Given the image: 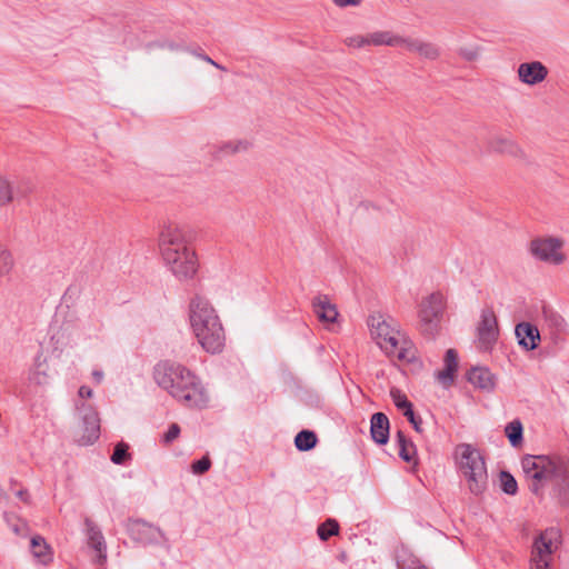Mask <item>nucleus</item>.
<instances>
[{"instance_id": "nucleus-24", "label": "nucleus", "mask_w": 569, "mask_h": 569, "mask_svg": "<svg viewBox=\"0 0 569 569\" xmlns=\"http://www.w3.org/2000/svg\"><path fill=\"white\" fill-rule=\"evenodd\" d=\"M505 433L512 447L517 448L521 446L523 440V427L519 419H515L507 423L505 427Z\"/></svg>"}, {"instance_id": "nucleus-47", "label": "nucleus", "mask_w": 569, "mask_h": 569, "mask_svg": "<svg viewBox=\"0 0 569 569\" xmlns=\"http://www.w3.org/2000/svg\"><path fill=\"white\" fill-rule=\"evenodd\" d=\"M421 419L420 418H415L410 423L412 425V427L415 428V430L417 432H422V429H421Z\"/></svg>"}, {"instance_id": "nucleus-1", "label": "nucleus", "mask_w": 569, "mask_h": 569, "mask_svg": "<svg viewBox=\"0 0 569 569\" xmlns=\"http://www.w3.org/2000/svg\"><path fill=\"white\" fill-rule=\"evenodd\" d=\"M156 383L182 406L203 408L209 402L208 393L199 378L180 363L162 361L153 368Z\"/></svg>"}, {"instance_id": "nucleus-52", "label": "nucleus", "mask_w": 569, "mask_h": 569, "mask_svg": "<svg viewBox=\"0 0 569 569\" xmlns=\"http://www.w3.org/2000/svg\"><path fill=\"white\" fill-rule=\"evenodd\" d=\"M30 546H31V549L34 550L36 549V536H32L30 538ZM33 555L36 556V551H32Z\"/></svg>"}, {"instance_id": "nucleus-22", "label": "nucleus", "mask_w": 569, "mask_h": 569, "mask_svg": "<svg viewBox=\"0 0 569 569\" xmlns=\"http://www.w3.org/2000/svg\"><path fill=\"white\" fill-rule=\"evenodd\" d=\"M552 553L545 548L532 545L530 569H549Z\"/></svg>"}, {"instance_id": "nucleus-49", "label": "nucleus", "mask_w": 569, "mask_h": 569, "mask_svg": "<svg viewBox=\"0 0 569 569\" xmlns=\"http://www.w3.org/2000/svg\"><path fill=\"white\" fill-rule=\"evenodd\" d=\"M397 438H398V445H399V448L402 447V445H409L411 443L410 441H408L406 439V437L403 436V433L401 431L398 432L397 435Z\"/></svg>"}, {"instance_id": "nucleus-20", "label": "nucleus", "mask_w": 569, "mask_h": 569, "mask_svg": "<svg viewBox=\"0 0 569 569\" xmlns=\"http://www.w3.org/2000/svg\"><path fill=\"white\" fill-rule=\"evenodd\" d=\"M399 38H347L346 44L351 49H362L371 46H395Z\"/></svg>"}, {"instance_id": "nucleus-19", "label": "nucleus", "mask_w": 569, "mask_h": 569, "mask_svg": "<svg viewBox=\"0 0 569 569\" xmlns=\"http://www.w3.org/2000/svg\"><path fill=\"white\" fill-rule=\"evenodd\" d=\"M371 437L379 443L385 445L389 439V419L382 412H377L371 417Z\"/></svg>"}, {"instance_id": "nucleus-5", "label": "nucleus", "mask_w": 569, "mask_h": 569, "mask_svg": "<svg viewBox=\"0 0 569 569\" xmlns=\"http://www.w3.org/2000/svg\"><path fill=\"white\" fill-rule=\"evenodd\" d=\"M453 456L458 472L470 493L482 495L488 488V471L480 451L470 443H460L456 446Z\"/></svg>"}, {"instance_id": "nucleus-11", "label": "nucleus", "mask_w": 569, "mask_h": 569, "mask_svg": "<svg viewBox=\"0 0 569 569\" xmlns=\"http://www.w3.org/2000/svg\"><path fill=\"white\" fill-rule=\"evenodd\" d=\"M128 531L133 540L143 545L159 543L166 540L160 528L139 519L129 522Z\"/></svg>"}, {"instance_id": "nucleus-4", "label": "nucleus", "mask_w": 569, "mask_h": 569, "mask_svg": "<svg viewBox=\"0 0 569 569\" xmlns=\"http://www.w3.org/2000/svg\"><path fill=\"white\" fill-rule=\"evenodd\" d=\"M189 323L202 349L209 353L222 351L226 341L224 329L217 310L207 298L196 296L190 300Z\"/></svg>"}, {"instance_id": "nucleus-14", "label": "nucleus", "mask_w": 569, "mask_h": 569, "mask_svg": "<svg viewBox=\"0 0 569 569\" xmlns=\"http://www.w3.org/2000/svg\"><path fill=\"white\" fill-rule=\"evenodd\" d=\"M547 74V68L539 61L523 62L518 67L520 81L529 86L542 82Z\"/></svg>"}, {"instance_id": "nucleus-32", "label": "nucleus", "mask_w": 569, "mask_h": 569, "mask_svg": "<svg viewBox=\"0 0 569 569\" xmlns=\"http://www.w3.org/2000/svg\"><path fill=\"white\" fill-rule=\"evenodd\" d=\"M13 266V259L9 250L0 243V276L7 274Z\"/></svg>"}, {"instance_id": "nucleus-51", "label": "nucleus", "mask_w": 569, "mask_h": 569, "mask_svg": "<svg viewBox=\"0 0 569 569\" xmlns=\"http://www.w3.org/2000/svg\"><path fill=\"white\" fill-rule=\"evenodd\" d=\"M403 569H428V568L423 565H411V566L405 567Z\"/></svg>"}, {"instance_id": "nucleus-16", "label": "nucleus", "mask_w": 569, "mask_h": 569, "mask_svg": "<svg viewBox=\"0 0 569 569\" xmlns=\"http://www.w3.org/2000/svg\"><path fill=\"white\" fill-rule=\"evenodd\" d=\"M518 343L526 350H535L540 341L538 328L530 322H520L515 329Z\"/></svg>"}, {"instance_id": "nucleus-6", "label": "nucleus", "mask_w": 569, "mask_h": 569, "mask_svg": "<svg viewBox=\"0 0 569 569\" xmlns=\"http://www.w3.org/2000/svg\"><path fill=\"white\" fill-rule=\"evenodd\" d=\"M521 467L530 490L536 495L561 472L560 462L549 456L527 455L521 459Z\"/></svg>"}, {"instance_id": "nucleus-29", "label": "nucleus", "mask_w": 569, "mask_h": 569, "mask_svg": "<svg viewBox=\"0 0 569 569\" xmlns=\"http://www.w3.org/2000/svg\"><path fill=\"white\" fill-rule=\"evenodd\" d=\"M53 559L51 547L38 536V563L48 565Z\"/></svg>"}, {"instance_id": "nucleus-15", "label": "nucleus", "mask_w": 569, "mask_h": 569, "mask_svg": "<svg viewBox=\"0 0 569 569\" xmlns=\"http://www.w3.org/2000/svg\"><path fill=\"white\" fill-rule=\"evenodd\" d=\"M489 148L497 153L507 154L520 160H526V152L523 151V149L509 137H493L489 142Z\"/></svg>"}, {"instance_id": "nucleus-2", "label": "nucleus", "mask_w": 569, "mask_h": 569, "mask_svg": "<svg viewBox=\"0 0 569 569\" xmlns=\"http://www.w3.org/2000/svg\"><path fill=\"white\" fill-rule=\"evenodd\" d=\"M166 267L179 281L191 280L198 271V258L189 243L188 230L180 224H166L158 239Z\"/></svg>"}, {"instance_id": "nucleus-21", "label": "nucleus", "mask_w": 569, "mask_h": 569, "mask_svg": "<svg viewBox=\"0 0 569 569\" xmlns=\"http://www.w3.org/2000/svg\"><path fill=\"white\" fill-rule=\"evenodd\" d=\"M533 543L553 553L559 547L560 533L555 528L546 529L535 539Z\"/></svg>"}, {"instance_id": "nucleus-3", "label": "nucleus", "mask_w": 569, "mask_h": 569, "mask_svg": "<svg viewBox=\"0 0 569 569\" xmlns=\"http://www.w3.org/2000/svg\"><path fill=\"white\" fill-rule=\"evenodd\" d=\"M367 325L372 340L387 357L401 362H412L417 359L415 343L393 318L372 313L368 317Z\"/></svg>"}, {"instance_id": "nucleus-48", "label": "nucleus", "mask_w": 569, "mask_h": 569, "mask_svg": "<svg viewBox=\"0 0 569 569\" xmlns=\"http://www.w3.org/2000/svg\"><path fill=\"white\" fill-rule=\"evenodd\" d=\"M397 438H398V445H399V448L402 447V445H409L411 443L410 441H408L406 439V437L403 436V433L401 431L398 432L397 435Z\"/></svg>"}, {"instance_id": "nucleus-10", "label": "nucleus", "mask_w": 569, "mask_h": 569, "mask_svg": "<svg viewBox=\"0 0 569 569\" xmlns=\"http://www.w3.org/2000/svg\"><path fill=\"white\" fill-rule=\"evenodd\" d=\"M499 326L496 312L491 306H486L480 311L477 325V343L482 350H490L497 342Z\"/></svg>"}, {"instance_id": "nucleus-40", "label": "nucleus", "mask_w": 569, "mask_h": 569, "mask_svg": "<svg viewBox=\"0 0 569 569\" xmlns=\"http://www.w3.org/2000/svg\"><path fill=\"white\" fill-rule=\"evenodd\" d=\"M415 455V446L413 443L402 445L399 448V456L407 462L412 461Z\"/></svg>"}, {"instance_id": "nucleus-26", "label": "nucleus", "mask_w": 569, "mask_h": 569, "mask_svg": "<svg viewBox=\"0 0 569 569\" xmlns=\"http://www.w3.org/2000/svg\"><path fill=\"white\" fill-rule=\"evenodd\" d=\"M295 445L300 451H308L317 445V436L313 431L301 430L295 438Z\"/></svg>"}, {"instance_id": "nucleus-30", "label": "nucleus", "mask_w": 569, "mask_h": 569, "mask_svg": "<svg viewBox=\"0 0 569 569\" xmlns=\"http://www.w3.org/2000/svg\"><path fill=\"white\" fill-rule=\"evenodd\" d=\"M501 488L502 491L507 495H515L517 492L518 486L516 479L506 471L500 473Z\"/></svg>"}, {"instance_id": "nucleus-35", "label": "nucleus", "mask_w": 569, "mask_h": 569, "mask_svg": "<svg viewBox=\"0 0 569 569\" xmlns=\"http://www.w3.org/2000/svg\"><path fill=\"white\" fill-rule=\"evenodd\" d=\"M128 446L123 442L118 443L114 447L113 453L111 456V461L116 465H121L124 462L126 458L128 457Z\"/></svg>"}, {"instance_id": "nucleus-31", "label": "nucleus", "mask_w": 569, "mask_h": 569, "mask_svg": "<svg viewBox=\"0 0 569 569\" xmlns=\"http://www.w3.org/2000/svg\"><path fill=\"white\" fill-rule=\"evenodd\" d=\"M12 199L13 196L10 182L6 178L0 177V207L10 203Z\"/></svg>"}, {"instance_id": "nucleus-38", "label": "nucleus", "mask_w": 569, "mask_h": 569, "mask_svg": "<svg viewBox=\"0 0 569 569\" xmlns=\"http://www.w3.org/2000/svg\"><path fill=\"white\" fill-rule=\"evenodd\" d=\"M180 435V427L178 423H171L167 430V432L162 436V442L164 445H169L173 442Z\"/></svg>"}, {"instance_id": "nucleus-27", "label": "nucleus", "mask_w": 569, "mask_h": 569, "mask_svg": "<svg viewBox=\"0 0 569 569\" xmlns=\"http://www.w3.org/2000/svg\"><path fill=\"white\" fill-rule=\"evenodd\" d=\"M250 142L247 140H229L219 146V152L223 156L247 151Z\"/></svg>"}, {"instance_id": "nucleus-34", "label": "nucleus", "mask_w": 569, "mask_h": 569, "mask_svg": "<svg viewBox=\"0 0 569 569\" xmlns=\"http://www.w3.org/2000/svg\"><path fill=\"white\" fill-rule=\"evenodd\" d=\"M390 397L395 403V406L399 409V410H403L406 409L407 407H409L410 405H412L407 396L398 388H391L390 390Z\"/></svg>"}, {"instance_id": "nucleus-44", "label": "nucleus", "mask_w": 569, "mask_h": 569, "mask_svg": "<svg viewBox=\"0 0 569 569\" xmlns=\"http://www.w3.org/2000/svg\"><path fill=\"white\" fill-rule=\"evenodd\" d=\"M91 375H92V378H93L96 383H101L103 378H104V373H103L102 370L96 369V370L92 371Z\"/></svg>"}, {"instance_id": "nucleus-41", "label": "nucleus", "mask_w": 569, "mask_h": 569, "mask_svg": "<svg viewBox=\"0 0 569 569\" xmlns=\"http://www.w3.org/2000/svg\"><path fill=\"white\" fill-rule=\"evenodd\" d=\"M337 8H356L359 7L363 0H330Z\"/></svg>"}, {"instance_id": "nucleus-39", "label": "nucleus", "mask_w": 569, "mask_h": 569, "mask_svg": "<svg viewBox=\"0 0 569 569\" xmlns=\"http://www.w3.org/2000/svg\"><path fill=\"white\" fill-rule=\"evenodd\" d=\"M445 367L457 371L458 368V356L453 349H448L445 356Z\"/></svg>"}, {"instance_id": "nucleus-42", "label": "nucleus", "mask_w": 569, "mask_h": 569, "mask_svg": "<svg viewBox=\"0 0 569 569\" xmlns=\"http://www.w3.org/2000/svg\"><path fill=\"white\" fill-rule=\"evenodd\" d=\"M77 397L89 400L93 397V391L87 386H81L78 390Z\"/></svg>"}, {"instance_id": "nucleus-36", "label": "nucleus", "mask_w": 569, "mask_h": 569, "mask_svg": "<svg viewBox=\"0 0 569 569\" xmlns=\"http://www.w3.org/2000/svg\"><path fill=\"white\" fill-rule=\"evenodd\" d=\"M455 372V370L445 367L436 373V378L443 387H449L453 382Z\"/></svg>"}, {"instance_id": "nucleus-23", "label": "nucleus", "mask_w": 569, "mask_h": 569, "mask_svg": "<svg viewBox=\"0 0 569 569\" xmlns=\"http://www.w3.org/2000/svg\"><path fill=\"white\" fill-rule=\"evenodd\" d=\"M542 317L545 323L553 331L560 333L566 330L567 323L563 317L549 308L542 309Z\"/></svg>"}, {"instance_id": "nucleus-50", "label": "nucleus", "mask_w": 569, "mask_h": 569, "mask_svg": "<svg viewBox=\"0 0 569 569\" xmlns=\"http://www.w3.org/2000/svg\"><path fill=\"white\" fill-rule=\"evenodd\" d=\"M203 60L211 63L212 66H214L216 68L218 69H221V70H226L222 66H220L219 63H217L216 61H213L210 57L208 56H204L203 57Z\"/></svg>"}, {"instance_id": "nucleus-13", "label": "nucleus", "mask_w": 569, "mask_h": 569, "mask_svg": "<svg viewBox=\"0 0 569 569\" xmlns=\"http://www.w3.org/2000/svg\"><path fill=\"white\" fill-rule=\"evenodd\" d=\"M86 536L88 546L96 552V561L99 565L107 562V543L100 528L90 519H86Z\"/></svg>"}, {"instance_id": "nucleus-9", "label": "nucleus", "mask_w": 569, "mask_h": 569, "mask_svg": "<svg viewBox=\"0 0 569 569\" xmlns=\"http://www.w3.org/2000/svg\"><path fill=\"white\" fill-rule=\"evenodd\" d=\"M565 240L560 237L541 236L529 242L528 250L538 261L559 266L566 261L563 252Z\"/></svg>"}, {"instance_id": "nucleus-12", "label": "nucleus", "mask_w": 569, "mask_h": 569, "mask_svg": "<svg viewBox=\"0 0 569 569\" xmlns=\"http://www.w3.org/2000/svg\"><path fill=\"white\" fill-rule=\"evenodd\" d=\"M399 47L426 59H435L439 56V47L426 38H399L396 40Z\"/></svg>"}, {"instance_id": "nucleus-18", "label": "nucleus", "mask_w": 569, "mask_h": 569, "mask_svg": "<svg viewBox=\"0 0 569 569\" xmlns=\"http://www.w3.org/2000/svg\"><path fill=\"white\" fill-rule=\"evenodd\" d=\"M313 311L322 322L333 323L337 320L338 311L327 296H317L312 302Z\"/></svg>"}, {"instance_id": "nucleus-46", "label": "nucleus", "mask_w": 569, "mask_h": 569, "mask_svg": "<svg viewBox=\"0 0 569 569\" xmlns=\"http://www.w3.org/2000/svg\"><path fill=\"white\" fill-rule=\"evenodd\" d=\"M9 498L10 493L6 489L0 488V502H8Z\"/></svg>"}, {"instance_id": "nucleus-8", "label": "nucleus", "mask_w": 569, "mask_h": 569, "mask_svg": "<svg viewBox=\"0 0 569 569\" xmlns=\"http://www.w3.org/2000/svg\"><path fill=\"white\" fill-rule=\"evenodd\" d=\"M446 307L445 296L435 291L421 299L418 305L419 329L427 337H435L440 329L443 310Z\"/></svg>"}, {"instance_id": "nucleus-43", "label": "nucleus", "mask_w": 569, "mask_h": 569, "mask_svg": "<svg viewBox=\"0 0 569 569\" xmlns=\"http://www.w3.org/2000/svg\"><path fill=\"white\" fill-rule=\"evenodd\" d=\"M11 493L14 495L17 498H19L22 501H28L29 493L23 489H12Z\"/></svg>"}, {"instance_id": "nucleus-45", "label": "nucleus", "mask_w": 569, "mask_h": 569, "mask_svg": "<svg viewBox=\"0 0 569 569\" xmlns=\"http://www.w3.org/2000/svg\"><path fill=\"white\" fill-rule=\"evenodd\" d=\"M402 411H403V415L408 418L409 422H411L415 418H417L415 416L413 410H412V405H410L409 407H407Z\"/></svg>"}, {"instance_id": "nucleus-28", "label": "nucleus", "mask_w": 569, "mask_h": 569, "mask_svg": "<svg viewBox=\"0 0 569 569\" xmlns=\"http://www.w3.org/2000/svg\"><path fill=\"white\" fill-rule=\"evenodd\" d=\"M338 532L339 525L335 519H328L317 529V533L322 541L328 540L331 536L338 535Z\"/></svg>"}, {"instance_id": "nucleus-33", "label": "nucleus", "mask_w": 569, "mask_h": 569, "mask_svg": "<svg viewBox=\"0 0 569 569\" xmlns=\"http://www.w3.org/2000/svg\"><path fill=\"white\" fill-rule=\"evenodd\" d=\"M481 50L482 49L479 46L473 44V43L459 46V48H458L459 54L466 60L477 59L479 57Z\"/></svg>"}, {"instance_id": "nucleus-7", "label": "nucleus", "mask_w": 569, "mask_h": 569, "mask_svg": "<svg viewBox=\"0 0 569 569\" xmlns=\"http://www.w3.org/2000/svg\"><path fill=\"white\" fill-rule=\"evenodd\" d=\"M74 409L79 418V425L74 431V441L80 446L92 445L100 435V419L94 406L87 399L77 397Z\"/></svg>"}, {"instance_id": "nucleus-37", "label": "nucleus", "mask_w": 569, "mask_h": 569, "mask_svg": "<svg viewBox=\"0 0 569 569\" xmlns=\"http://www.w3.org/2000/svg\"><path fill=\"white\" fill-rule=\"evenodd\" d=\"M211 467V461L208 457H202L201 459L194 461L191 465V471L194 475H202L207 472Z\"/></svg>"}, {"instance_id": "nucleus-25", "label": "nucleus", "mask_w": 569, "mask_h": 569, "mask_svg": "<svg viewBox=\"0 0 569 569\" xmlns=\"http://www.w3.org/2000/svg\"><path fill=\"white\" fill-rule=\"evenodd\" d=\"M3 519L16 536L26 537L30 532L28 523L20 517L4 512Z\"/></svg>"}, {"instance_id": "nucleus-17", "label": "nucleus", "mask_w": 569, "mask_h": 569, "mask_svg": "<svg viewBox=\"0 0 569 569\" xmlns=\"http://www.w3.org/2000/svg\"><path fill=\"white\" fill-rule=\"evenodd\" d=\"M468 381L476 388L485 391H492L496 386V378L486 367H475L467 373Z\"/></svg>"}]
</instances>
